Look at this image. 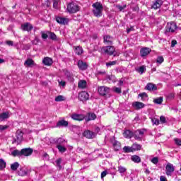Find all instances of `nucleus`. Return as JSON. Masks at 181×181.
<instances>
[{"label": "nucleus", "instance_id": "23", "mask_svg": "<svg viewBox=\"0 0 181 181\" xmlns=\"http://www.w3.org/2000/svg\"><path fill=\"white\" fill-rule=\"evenodd\" d=\"M11 115H9V112H5L0 115V122L2 121H5V119H8Z\"/></svg>", "mask_w": 181, "mask_h": 181}, {"label": "nucleus", "instance_id": "57", "mask_svg": "<svg viewBox=\"0 0 181 181\" xmlns=\"http://www.w3.org/2000/svg\"><path fill=\"white\" fill-rule=\"evenodd\" d=\"M160 122L161 124L166 123V117H165L164 116H160Z\"/></svg>", "mask_w": 181, "mask_h": 181}, {"label": "nucleus", "instance_id": "34", "mask_svg": "<svg viewBox=\"0 0 181 181\" xmlns=\"http://www.w3.org/2000/svg\"><path fill=\"white\" fill-rule=\"evenodd\" d=\"M139 97H141V101H147L148 100V94H146V93H141L139 94Z\"/></svg>", "mask_w": 181, "mask_h": 181}, {"label": "nucleus", "instance_id": "19", "mask_svg": "<svg viewBox=\"0 0 181 181\" xmlns=\"http://www.w3.org/2000/svg\"><path fill=\"white\" fill-rule=\"evenodd\" d=\"M145 90H148V91H156L158 87L156 85L149 83L146 86Z\"/></svg>", "mask_w": 181, "mask_h": 181}, {"label": "nucleus", "instance_id": "6", "mask_svg": "<svg viewBox=\"0 0 181 181\" xmlns=\"http://www.w3.org/2000/svg\"><path fill=\"white\" fill-rule=\"evenodd\" d=\"M175 172V165L173 164L168 163L165 166V174L167 176H172Z\"/></svg>", "mask_w": 181, "mask_h": 181}, {"label": "nucleus", "instance_id": "15", "mask_svg": "<svg viewBox=\"0 0 181 181\" xmlns=\"http://www.w3.org/2000/svg\"><path fill=\"white\" fill-rule=\"evenodd\" d=\"M163 1L162 0H154L153 5L151 6L152 9H159L162 6Z\"/></svg>", "mask_w": 181, "mask_h": 181}, {"label": "nucleus", "instance_id": "10", "mask_svg": "<svg viewBox=\"0 0 181 181\" xmlns=\"http://www.w3.org/2000/svg\"><path fill=\"white\" fill-rule=\"evenodd\" d=\"M33 153V149L31 148L21 149V156H30Z\"/></svg>", "mask_w": 181, "mask_h": 181}, {"label": "nucleus", "instance_id": "2", "mask_svg": "<svg viewBox=\"0 0 181 181\" xmlns=\"http://www.w3.org/2000/svg\"><path fill=\"white\" fill-rule=\"evenodd\" d=\"M22 141H23V132L18 129L16 132V137L13 138L12 144H17V145H19Z\"/></svg>", "mask_w": 181, "mask_h": 181}, {"label": "nucleus", "instance_id": "43", "mask_svg": "<svg viewBox=\"0 0 181 181\" xmlns=\"http://www.w3.org/2000/svg\"><path fill=\"white\" fill-rule=\"evenodd\" d=\"M66 100V98H64V96L63 95H58L55 98V101L57 103H60V101H65Z\"/></svg>", "mask_w": 181, "mask_h": 181}, {"label": "nucleus", "instance_id": "35", "mask_svg": "<svg viewBox=\"0 0 181 181\" xmlns=\"http://www.w3.org/2000/svg\"><path fill=\"white\" fill-rule=\"evenodd\" d=\"M132 160L135 163H139L141 162V157L138 156H132Z\"/></svg>", "mask_w": 181, "mask_h": 181}, {"label": "nucleus", "instance_id": "29", "mask_svg": "<svg viewBox=\"0 0 181 181\" xmlns=\"http://www.w3.org/2000/svg\"><path fill=\"white\" fill-rule=\"evenodd\" d=\"M78 87L79 88H86L87 87V81L84 80H81L78 81Z\"/></svg>", "mask_w": 181, "mask_h": 181}, {"label": "nucleus", "instance_id": "7", "mask_svg": "<svg viewBox=\"0 0 181 181\" xmlns=\"http://www.w3.org/2000/svg\"><path fill=\"white\" fill-rule=\"evenodd\" d=\"M97 119V115L94 112H88L85 116V121L88 122L90 121H94Z\"/></svg>", "mask_w": 181, "mask_h": 181}, {"label": "nucleus", "instance_id": "61", "mask_svg": "<svg viewBox=\"0 0 181 181\" xmlns=\"http://www.w3.org/2000/svg\"><path fill=\"white\" fill-rule=\"evenodd\" d=\"M160 181H168V179H166V177L163 176V175H161L160 177Z\"/></svg>", "mask_w": 181, "mask_h": 181}, {"label": "nucleus", "instance_id": "24", "mask_svg": "<svg viewBox=\"0 0 181 181\" xmlns=\"http://www.w3.org/2000/svg\"><path fill=\"white\" fill-rule=\"evenodd\" d=\"M112 146L115 151H119L121 149V143H119V141H118L115 140L112 141Z\"/></svg>", "mask_w": 181, "mask_h": 181}, {"label": "nucleus", "instance_id": "54", "mask_svg": "<svg viewBox=\"0 0 181 181\" xmlns=\"http://www.w3.org/2000/svg\"><path fill=\"white\" fill-rule=\"evenodd\" d=\"M151 121L154 125H159V119L153 118L151 119Z\"/></svg>", "mask_w": 181, "mask_h": 181}, {"label": "nucleus", "instance_id": "1", "mask_svg": "<svg viewBox=\"0 0 181 181\" xmlns=\"http://www.w3.org/2000/svg\"><path fill=\"white\" fill-rule=\"evenodd\" d=\"M93 13L96 18H101L103 16V11H104V7L100 2H95L92 5Z\"/></svg>", "mask_w": 181, "mask_h": 181}, {"label": "nucleus", "instance_id": "60", "mask_svg": "<svg viewBox=\"0 0 181 181\" xmlns=\"http://www.w3.org/2000/svg\"><path fill=\"white\" fill-rule=\"evenodd\" d=\"M175 45H177V41H176V40H173L172 42H171V47H175Z\"/></svg>", "mask_w": 181, "mask_h": 181}, {"label": "nucleus", "instance_id": "22", "mask_svg": "<svg viewBox=\"0 0 181 181\" xmlns=\"http://www.w3.org/2000/svg\"><path fill=\"white\" fill-rule=\"evenodd\" d=\"M132 106L136 109V110H141V108H144L145 107V104L141 102H134L132 104Z\"/></svg>", "mask_w": 181, "mask_h": 181}, {"label": "nucleus", "instance_id": "27", "mask_svg": "<svg viewBox=\"0 0 181 181\" xmlns=\"http://www.w3.org/2000/svg\"><path fill=\"white\" fill-rule=\"evenodd\" d=\"M69 126V122L66 120H59L57 123V127H68Z\"/></svg>", "mask_w": 181, "mask_h": 181}, {"label": "nucleus", "instance_id": "5", "mask_svg": "<svg viewBox=\"0 0 181 181\" xmlns=\"http://www.w3.org/2000/svg\"><path fill=\"white\" fill-rule=\"evenodd\" d=\"M110 91H111V88L107 86H100L98 88V94L100 95H102L103 97H105V95L110 94Z\"/></svg>", "mask_w": 181, "mask_h": 181}, {"label": "nucleus", "instance_id": "25", "mask_svg": "<svg viewBox=\"0 0 181 181\" xmlns=\"http://www.w3.org/2000/svg\"><path fill=\"white\" fill-rule=\"evenodd\" d=\"M24 66H28V67H32V66H36V64H35V61L32 59H28L25 63Z\"/></svg>", "mask_w": 181, "mask_h": 181}, {"label": "nucleus", "instance_id": "44", "mask_svg": "<svg viewBox=\"0 0 181 181\" xmlns=\"http://www.w3.org/2000/svg\"><path fill=\"white\" fill-rule=\"evenodd\" d=\"M123 151H124V152H125V153H129L131 152H133L132 146H131V147H129V146H124L123 148Z\"/></svg>", "mask_w": 181, "mask_h": 181}, {"label": "nucleus", "instance_id": "63", "mask_svg": "<svg viewBox=\"0 0 181 181\" xmlns=\"http://www.w3.org/2000/svg\"><path fill=\"white\" fill-rule=\"evenodd\" d=\"M8 46H13V41H6Z\"/></svg>", "mask_w": 181, "mask_h": 181}, {"label": "nucleus", "instance_id": "45", "mask_svg": "<svg viewBox=\"0 0 181 181\" xmlns=\"http://www.w3.org/2000/svg\"><path fill=\"white\" fill-rule=\"evenodd\" d=\"M117 61H112L106 63V66L107 67H111V66H115L117 64Z\"/></svg>", "mask_w": 181, "mask_h": 181}, {"label": "nucleus", "instance_id": "40", "mask_svg": "<svg viewBox=\"0 0 181 181\" xmlns=\"http://www.w3.org/2000/svg\"><path fill=\"white\" fill-rule=\"evenodd\" d=\"M18 176H26L28 175V172L23 168H21L20 170L18 171Z\"/></svg>", "mask_w": 181, "mask_h": 181}, {"label": "nucleus", "instance_id": "59", "mask_svg": "<svg viewBox=\"0 0 181 181\" xmlns=\"http://www.w3.org/2000/svg\"><path fill=\"white\" fill-rule=\"evenodd\" d=\"M107 171H103L102 173H101V179H104V177H105L106 176H107Z\"/></svg>", "mask_w": 181, "mask_h": 181}, {"label": "nucleus", "instance_id": "46", "mask_svg": "<svg viewBox=\"0 0 181 181\" xmlns=\"http://www.w3.org/2000/svg\"><path fill=\"white\" fill-rule=\"evenodd\" d=\"M59 2H60V0H53V8H54V9L59 8Z\"/></svg>", "mask_w": 181, "mask_h": 181}, {"label": "nucleus", "instance_id": "38", "mask_svg": "<svg viewBox=\"0 0 181 181\" xmlns=\"http://www.w3.org/2000/svg\"><path fill=\"white\" fill-rule=\"evenodd\" d=\"M6 168V162L4 159L0 158V170H2Z\"/></svg>", "mask_w": 181, "mask_h": 181}, {"label": "nucleus", "instance_id": "20", "mask_svg": "<svg viewBox=\"0 0 181 181\" xmlns=\"http://www.w3.org/2000/svg\"><path fill=\"white\" fill-rule=\"evenodd\" d=\"M78 67L80 70H87V63L83 62L82 60L78 61Z\"/></svg>", "mask_w": 181, "mask_h": 181}, {"label": "nucleus", "instance_id": "8", "mask_svg": "<svg viewBox=\"0 0 181 181\" xmlns=\"http://www.w3.org/2000/svg\"><path fill=\"white\" fill-rule=\"evenodd\" d=\"M21 29L24 32H30L33 29V25L30 23H25L21 25Z\"/></svg>", "mask_w": 181, "mask_h": 181}, {"label": "nucleus", "instance_id": "16", "mask_svg": "<svg viewBox=\"0 0 181 181\" xmlns=\"http://www.w3.org/2000/svg\"><path fill=\"white\" fill-rule=\"evenodd\" d=\"M71 118H72V119H74L75 121H83V119H85V116L84 115L74 113L71 115Z\"/></svg>", "mask_w": 181, "mask_h": 181}, {"label": "nucleus", "instance_id": "33", "mask_svg": "<svg viewBox=\"0 0 181 181\" xmlns=\"http://www.w3.org/2000/svg\"><path fill=\"white\" fill-rule=\"evenodd\" d=\"M12 156H22V150H14L11 152Z\"/></svg>", "mask_w": 181, "mask_h": 181}, {"label": "nucleus", "instance_id": "18", "mask_svg": "<svg viewBox=\"0 0 181 181\" xmlns=\"http://www.w3.org/2000/svg\"><path fill=\"white\" fill-rule=\"evenodd\" d=\"M56 21L60 25H67L69 23V18H63V17H57Z\"/></svg>", "mask_w": 181, "mask_h": 181}, {"label": "nucleus", "instance_id": "26", "mask_svg": "<svg viewBox=\"0 0 181 181\" xmlns=\"http://www.w3.org/2000/svg\"><path fill=\"white\" fill-rule=\"evenodd\" d=\"M123 135L125 138L131 139L134 136V132H132L131 130H126L123 133Z\"/></svg>", "mask_w": 181, "mask_h": 181}, {"label": "nucleus", "instance_id": "12", "mask_svg": "<svg viewBox=\"0 0 181 181\" xmlns=\"http://www.w3.org/2000/svg\"><path fill=\"white\" fill-rule=\"evenodd\" d=\"M134 138L137 141H142V137L144 136V131L136 130L134 132Z\"/></svg>", "mask_w": 181, "mask_h": 181}, {"label": "nucleus", "instance_id": "31", "mask_svg": "<svg viewBox=\"0 0 181 181\" xmlns=\"http://www.w3.org/2000/svg\"><path fill=\"white\" fill-rule=\"evenodd\" d=\"M118 172L121 174V176H124L125 172H127V169L122 165H119Z\"/></svg>", "mask_w": 181, "mask_h": 181}, {"label": "nucleus", "instance_id": "64", "mask_svg": "<svg viewBox=\"0 0 181 181\" xmlns=\"http://www.w3.org/2000/svg\"><path fill=\"white\" fill-rule=\"evenodd\" d=\"M116 71H117V73H122V68H117Z\"/></svg>", "mask_w": 181, "mask_h": 181}, {"label": "nucleus", "instance_id": "37", "mask_svg": "<svg viewBox=\"0 0 181 181\" xmlns=\"http://www.w3.org/2000/svg\"><path fill=\"white\" fill-rule=\"evenodd\" d=\"M75 53L80 56V54H83V48L80 46L75 47Z\"/></svg>", "mask_w": 181, "mask_h": 181}, {"label": "nucleus", "instance_id": "48", "mask_svg": "<svg viewBox=\"0 0 181 181\" xmlns=\"http://www.w3.org/2000/svg\"><path fill=\"white\" fill-rule=\"evenodd\" d=\"M163 57H158L156 59V63H158V64H162L164 62Z\"/></svg>", "mask_w": 181, "mask_h": 181}, {"label": "nucleus", "instance_id": "28", "mask_svg": "<svg viewBox=\"0 0 181 181\" xmlns=\"http://www.w3.org/2000/svg\"><path fill=\"white\" fill-rule=\"evenodd\" d=\"M132 149L133 152H135V151H141V149H142V146L141 144H134L132 146Z\"/></svg>", "mask_w": 181, "mask_h": 181}, {"label": "nucleus", "instance_id": "4", "mask_svg": "<svg viewBox=\"0 0 181 181\" xmlns=\"http://www.w3.org/2000/svg\"><path fill=\"white\" fill-rule=\"evenodd\" d=\"M177 28V26L174 22L168 23L165 27V35H168V33H174Z\"/></svg>", "mask_w": 181, "mask_h": 181}, {"label": "nucleus", "instance_id": "3", "mask_svg": "<svg viewBox=\"0 0 181 181\" xmlns=\"http://www.w3.org/2000/svg\"><path fill=\"white\" fill-rule=\"evenodd\" d=\"M67 11L69 13H76V12L80 11V7L74 2L69 3L67 5Z\"/></svg>", "mask_w": 181, "mask_h": 181}, {"label": "nucleus", "instance_id": "42", "mask_svg": "<svg viewBox=\"0 0 181 181\" xmlns=\"http://www.w3.org/2000/svg\"><path fill=\"white\" fill-rule=\"evenodd\" d=\"M137 73H141V74H144L145 71H146V68L145 66H141L139 69H136Z\"/></svg>", "mask_w": 181, "mask_h": 181}, {"label": "nucleus", "instance_id": "62", "mask_svg": "<svg viewBox=\"0 0 181 181\" xmlns=\"http://www.w3.org/2000/svg\"><path fill=\"white\" fill-rule=\"evenodd\" d=\"M24 49H25V50H29V49H30V45H29V44L25 45Z\"/></svg>", "mask_w": 181, "mask_h": 181}, {"label": "nucleus", "instance_id": "21", "mask_svg": "<svg viewBox=\"0 0 181 181\" xmlns=\"http://www.w3.org/2000/svg\"><path fill=\"white\" fill-rule=\"evenodd\" d=\"M42 63L45 66H52L53 64V59L47 57L42 59Z\"/></svg>", "mask_w": 181, "mask_h": 181}, {"label": "nucleus", "instance_id": "39", "mask_svg": "<svg viewBox=\"0 0 181 181\" xmlns=\"http://www.w3.org/2000/svg\"><path fill=\"white\" fill-rule=\"evenodd\" d=\"M18 168H19V163L15 162L13 164L11 165V170H17Z\"/></svg>", "mask_w": 181, "mask_h": 181}, {"label": "nucleus", "instance_id": "13", "mask_svg": "<svg viewBox=\"0 0 181 181\" xmlns=\"http://www.w3.org/2000/svg\"><path fill=\"white\" fill-rule=\"evenodd\" d=\"M103 50L105 53H106V54H109V56H112L115 52V49L112 46L104 47Z\"/></svg>", "mask_w": 181, "mask_h": 181}, {"label": "nucleus", "instance_id": "58", "mask_svg": "<svg viewBox=\"0 0 181 181\" xmlns=\"http://www.w3.org/2000/svg\"><path fill=\"white\" fill-rule=\"evenodd\" d=\"M97 74L100 76H105V74H107V72L105 71H98Z\"/></svg>", "mask_w": 181, "mask_h": 181}, {"label": "nucleus", "instance_id": "11", "mask_svg": "<svg viewBox=\"0 0 181 181\" xmlns=\"http://www.w3.org/2000/svg\"><path fill=\"white\" fill-rule=\"evenodd\" d=\"M78 98L81 101H87L90 98V95L86 91H82L79 93Z\"/></svg>", "mask_w": 181, "mask_h": 181}, {"label": "nucleus", "instance_id": "36", "mask_svg": "<svg viewBox=\"0 0 181 181\" xmlns=\"http://www.w3.org/2000/svg\"><path fill=\"white\" fill-rule=\"evenodd\" d=\"M49 37L51 39V40H57V35L53 32H49Z\"/></svg>", "mask_w": 181, "mask_h": 181}, {"label": "nucleus", "instance_id": "17", "mask_svg": "<svg viewBox=\"0 0 181 181\" xmlns=\"http://www.w3.org/2000/svg\"><path fill=\"white\" fill-rule=\"evenodd\" d=\"M150 53H151V48H148V47H144L140 50V54L141 57H145L148 56V54H149Z\"/></svg>", "mask_w": 181, "mask_h": 181}, {"label": "nucleus", "instance_id": "14", "mask_svg": "<svg viewBox=\"0 0 181 181\" xmlns=\"http://www.w3.org/2000/svg\"><path fill=\"white\" fill-rule=\"evenodd\" d=\"M83 135L86 138H88V139H93L95 138V133L90 130H86Z\"/></svg>", "mask_w": 181, "mask_h": 181}, {"label": "nucleus", "instance_id": "53", "mask_svg": "<svg viewBox=\"0 0 181 181\" xmlns=\"http://www.w3.org/2000/svg\"><path fill=\"white\" fill-rule=\"evenodd\" d=\"M61 163H62V158H59V159H57V160H56L57 166H58V168H59V169H62V165H61Z\"/></svg>", "mask_w": 181, "mask_h": 181}, {"label": "nucleus", "instance_id": "49", "mask_svg": "<svg viewBox=\"0 0 181 181\" xmlns=\"http://www.w3.org/2000/svg\"><path fill=\"white\" fill-rule=\"evenodd\" d=\"M9 126L8 125H0V132H4L6 129H8Z\"/></svg>", "mask_w": 181, "mask_h": 181}, {"label": "nucleus", "instance_id": "55", "mask_svg": "<svg viewBox=\"0 0 181 181\" xmlns=\"http://www.w3.org/2000/svg\"><path fill=\"white\" fill-rule=\"evenodd\" d=\"M117 8L121 12V11H124V9H125V8H127V5H124V6L117 5Z\"/></svg>", "mask_w": 181, "mask_h": 181}, {"label": "nucleus", "instance_id": "32", "mask_svg": "<svg viewBox=\"0 0 181 181\" xmlns=\"http://www.w3.org/2000/svg\"><path fill=\"white\" fill-rule=\"evenodd\" d=\"M57 148L61 153H64L67 151V148L62 145H57Z\"/></svg>", "mask_w": 181, "mask_h": 181}, {"label": "nucleus", "instance_id": "9", "mask_svg": "<svg viewBox=\"0 0 181 181\" xmlns=\"http://www.w3.org/2000/svg\"><path fill=\"white\" fill-rule=\"evenodd\" d=\"M113 40L114 37H111L110 35H106L103 36V43H105V45L111 46V45H112Z\"/></svg>", "mask_w": 181, "mask_h": 181}, {"label": "nucleus", "instance_id": "41", "mask_svg": "<svg viewBox=\"0 0 181 181\" xmlns=\"http://www.w3.org/2000/svg\"><path fill=\"white\" fill-rule=\"evenodd\" d=\"M154 104H158L160 105L162 103H163V97H159L158 98H156L153 100Z\"/></svg>", "mask_w": 181, "mask_h": 181}, {"label": "nucleus", "instance_id": "50", "mask_svg": "<svg viewBox=\"0 0 181 181\" xmlns=\"http://www.w3.org/2000/svg\"><path fill=\"white\" fill-rule=\"evenodd\" d=\"M151 162L154 165H158V163H159V158L158 157H154L151 159Z\"/></svg>", "mask_w": 181, "mask_h": 181}, {"label": "nucleus", "instance_id": "47", "mask_svg": "<svg viewBox=\"0 0 181 181\" xmlns=\"http://www.w3.org/2000/svg\"><path fill=\"white\" fill-rule=\"evenodd\" d=\"M64 142H66V140H64L63 138H59L57 140V145H63Z\"/></svg>", "mask_w": 181, "mask_h": 181}, {"label": "nucleus", "instance_id": "56", "mask_svg": "<svg viewBox=\"0 0 181 181\" xmlns=\"http://www.w3.org/2000/svg\"><path fill=\"white\" fill-rule=\"evenodd\" d=\"M40 34H41V37L42 39H47V37H49V35H47L45 31H41L40 32Z\"/></svg>", "mask_w": 181, "mask_h": 181}, {"label": "nucleus", "instance_id": "30", "mask_svg": "<svg viewBox=\"0 0 181 181\" xmlns=\"http://www.w3.org/2000/svg\"><path fill=\"white\" fill-rule=\"evenodd\" d=\"M64 74L69 81H73V74L70 73L67 69L64 70Z\"/></svg>", "mask_w": 181, "mask_h": 181}, {"label": "nucleus", "instance_id": "52", "mask_svg": "<svg viewBox=\"0 0 181 181\" xmlns=\"http://www.w3.org/2000/svg\"><path fill=\"white\" fill-rule=\"evenodd\" d=\"M174 141L178 146H181V139L175 138L174 139Z\"/></svg>", "mask_w": 181, "mask_h": 181}, {"label": "nucleus", "instance_id": "51", "mask_svg": "<svg viewBox=\"0 0 181 181\" xmlns=\"http://www.w3.org/2000/svg\"><path fill=\"white\" fill-rule=\"evenodd\" d=\"M113 91H115V93H117V94H121V93H122L121 88H117V87L113 88Z\"/></svg>", "mask_w": 181, "mask_h": 181}]
</instances>
